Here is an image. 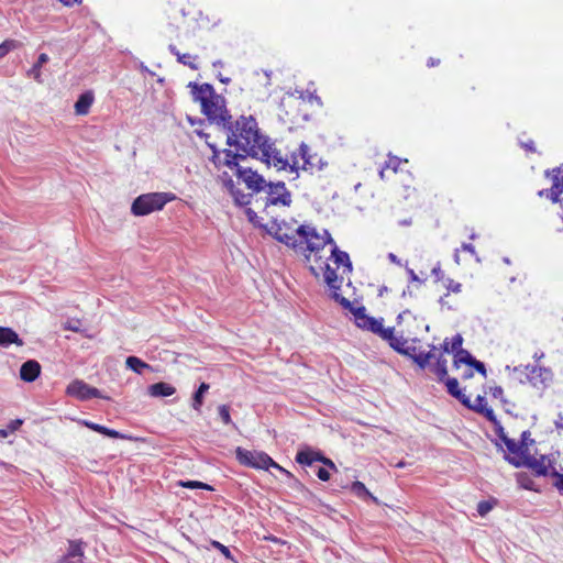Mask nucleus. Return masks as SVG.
<instances>
[{
    "instance_id": "f257e3e1",
    "label": "nucleus",
    "mask_w": 563,
    "mask_h": 563,
    "mask_svg": "<svg viewBox=\"0 0 563 563\" xmlns=\"http://www.w3.org/2000/svg\"><path fill=\"white\" fill-rule=\"evenodd\" d=\"M228 144L279 172L314 174L327 165L322 157L312 152L305 142L283 154L275 142L261 132L257 121L251 115L240 117L230 126Z\"/></svg>"
},
{
    "instance_id": "f03ea898",
    "label": "nucleus",
    "mask_w": 563,
    "mask_h": 563,
    "mask_svg": "<svg viewBox=\"0 0 563 563\" xmlns=\"http://www.w3.org/2000/svg\"><path fill=\"white\" fill-rule=\"evenodd\" d=\"M219 178L236 205L250 206L244 210L247 220L268 233H272L277 225L275 210L289 208L292 203V194L284 181L266 183L260 195L251 198L235 188L232 177L227 172H223Z\"/></svg>"
},
{
    "instance_id": "7ed1b4c3",
    "label": "nucleus",
    "mask_w": 563,
    "mask_h": 563,
    "mask_svg": "<svg viewBox=\"0 0 563 563\" xmlns=\"http://www.w3.org/2000/svg\"><path fill=\"white\" fill-rule=\"evenodd\" d=\"M241 158H244V155L233 153L230 150L219 152L213 148L212 161L214 165L217 167H228L236 176L238 180L245 184L246 188L251 190V194L246 195L251 198L257 197L267 181L257 172L251 168H242L239 165V159Z\"/></svg>"
},
{
    "instance_id": "20e7f679",
    "label": "nucleus",
    "mask_w": 563,
    "mask_h": 563,
    "mask_svg": "<svg viewBox=\"0 0 563 563\" xmlns=\"http://www.w3.org/2000/svg\"><path fill=\"white\" fill-rule=\"evenodd\" d=\"M188 88L191 90L192 100L200 104L201 113L210 122L225 123L230 118L225 106V99L216 92L212 85L208 82L197 84L190 81Z\"/></svg>"
},
{
    "instance_id": "39448f33",
    "label": "nucleus",
    "mask_w": 563,
    "mask_h": 563,
    "mask_svg": "<svg viewBox=\"0 0 563 563\" xmlns=\"http://www.w3.org/2000/svg\"><path fill=\"white\" fill-rule=\"evenodd\" d=\"M172 192H148L140 195L131 206V212L136 217L147 216L162 210L169 201L175 199Z\"/></svg>"
},
{
    "instance_id": "423d86ee",
    "label": "nucleus",
    "mask_w": 563,
    "mask_h": 563,
    "mask_svg": "<svg viewBox=\"0 0 563 563\" xmlns=\"http://www.w3.org/2000/svg\"><path fill=\"white\" fill-rule=\"evenodd\" d=\"M296 242L307 246H327L333 244V239L329 231L312 222H306L296 228Z\"/></svg>"
},
{
    "instance_id": "0eeeda50",
    "label": "nucleus",
    "mask_w": 563,
    "mask_h": 563,
    "mask_svg": "<svg viewBox=\"0 0 563 563\" xmlns=\"http://www.w3.org/2000/svg\"><path fill=\"white\" fill-rule=\"evenodd\" d=\"M333 300L340 303L344 309H347L355 317V323L358 328L363 330H367L374 334H378L383 327V319H376L366 313V308L364 306L353 307L352 302L341 296L340 294H334Z\"/></svg>"
},
{
    "instance_id": "6e6552de",
    "label": "nucleus",
    "mask_w": 563,
    "mask_h": 563,
    "mask_svg": "<svg viewBox=\"0 0 563 563\" xmlns=\"http://www.w3.org/2000/svg\"><path fill=\"white\" fill-rule=\"evenodd\" d=\"M306 96L303 91L287 92L283 96L279 109L287 120L296 121L299 118H306Z\"/></svg>"
},
{
    "instance_id": "1a4fd4ad",
    "label": "nucleus",
    "mask_w": 563,
    "mask_h": 563,
    "mask_svg": "<svg viewBox=\"0 0 563 563\" xmlns=\"http://www.w3.org/2000/svg\"><path fill=\"white\" fill-rule=\"evenodd\" d=\"M235 459L241 465L256 470L278 467V463H276L267 453L263 451H249L238 446L235 449Z\"/></svg>"
},
{
    "instance_id": "9d476101",
    "label": "nucleus",
    "mask_w": 563,
    "mask_h": 563,
    "mask_svg": "<svg viewBox=\"0 0 563 563\" xmlns=\"http://www.w3.org/2000/svg\"><path fill=\"white\" fill-rule=\"evenodd\" d=\"M514 372L525 373L526 379L521 384L530 383L533 387H547L553 380V373L550 368L536 365L517 366Z\"/></svg>"
},
{
    "instance_id": "9b49d317",
    "label": "nucleus",
    "mask_w": 563,
    "mask_h": 563,
    "mask_svg": "<svg viewBox=\"0 0 563 563\" xmlns=\"http://www.w3.org/2000/svg\"><path fill=\"white\" fill-rule=\"evenodd\" d=\"M504 460L515 467L526 466L531 468L537 476H547L549 474L548 466L543 462L544 456L538 460L526 453L523 457H517L504 452Z\"/></svg>"
},
{
    "instance_id": "f8f14e48",
    "label": "nucleus",
    "mask_w": 563,
    "mask_h": 563,
    "mask_svg": "<svg viewBox=\"0 0 563 563\" xmlns=\"http://www.w3.org/2000/svg\"><path fill=\"white\" fill-rule=\"evenodd\" d=\"M66 394L81 401L89 400L91 398L109 399V397L103 396L98 388L91 387L80 379L73 380L67 386Z\"/></svg>"
},
{
    "instance_id": "ddd939ff",
    "label": "nucleus",
    "mask_w": 563,
    "mask_h": 563,
    "mask_svg": "<svg viewBox=\"0 0 563 563\" xmlns=\"http://www.w3.org/2000/svg\"><path fill=\"white\" fill-rule=\"evenodd\" d=\"M430 347L431 350L429 352H422L415 345L408 346L406 344L405 351L407 352L400 354L410 358L420 369H424L430 365L431 358L434 357L433 351L435 346L431 344Z\"/></svg>"
},
{
    "instance_id": "4468645a",
    "label": "nucleus",
    "mask_w": 563,
    "mask_h": 563,
    "mask_svg": "<svg viewBox=\"0 0 563 563\" xmlns=\"http://www.w3.org/2000/svg\"><path fill=\"white\" fill-rule=\"evenodd\" d=\"M84 542L81 540H70L66 552L55 563H84Z\"/></svg>"
},
{
    "instance_id": "2eb2a0df",
    "label": "nucleus",
    "mask_w": 563,
    "mask_h": 563,
    "mask_svg": "<svg viewBox=\"0 0 563 563\" xmlns=\"http://www.w3.org/2000/svg\"><path fill=\"white\" fill-rule=\"evenodd\" d=\"M377 335H379L383 340L387 341L389 346L397 353L400 354L407 352L405 351V346L408 340L405 339L402 335L396 336L394 334V328H383Z\"/></svg>"
},
{
    "instance_id": "dca6fc26",
    "label": "nucleus",
    "mask_w": 563,
    "mask_h": 563,
    "mask_svg": "<svg viewBox=\"0 0 563 563\" xmlns=\"http://www.w3.org/2000/svg\"><path fill=\"white\" fill-rule=\"evenodd\" d=\"M41 374V365L35 360H29L21 365L20 378L26 383L34 382Z\"/></svg>"
},
{
    "instance_id": "f3484780",
    "label": "nucleus",
    "mask_w": 563,
    "mask_h": 563,
    "mask_svg": "<svg viewBox=\"0 0 563 563\" xmlns=\"http://www.w3.org/2000/svg\"><path fill=\"white\" fill-rule=\"evenodd\" d=\"M446 386L448 394L457 399L463 406H468V397L459 387V380L455 377L448 376L440 380Z\"/></svg>"
},
{
    "instance_id": "a211bd4d",
    "label": "nucleus",
    "mask_w": 563,
    "mask_h": 563,
    "mask_svg": "<svg viewBox=\"0 0 563 563\" xmlns=\"http://www.w3.org/2000/svg\"><path fill=\"white\" fill-rule=\"evenodd\" d=\"M170 53L176 56L177 62L189 67L192 70L199 69L200 63L198 55H192L189 53H180L179 49H177L176 46L170 45L169 46Z\"/></svg>"
},
{
    "instance_id": "6ab92c4d",
    "label": "nucleus",
    "mask_w": 563,
    "mask_h": 563,
    "mask_svg": "<svg viewBox=\"0 0 563 563\" xmlns=\"http://www.w3.org/2000/svg\"><path fill=\"white\" fill-rule=\"evenodd\" d=\"M175 393L176 388L165 382L155 383L147 387V394L155 398L169 397Z\"/></svg>"
},
{
    "instance_id": "aec40b11",
    "label": "nucleus",
    "mask_w": 563,
    "mask_h": 563,
    "mask_svg": "<svg viewBox=\"0 0 563 563\" xmlns=\"http://www.w3.org/2000/svg\"><path fill=\"white\" fill-rule=\"evenodd\" d=\"M11 344L22 346L24 342L13 329L0 327V346L8 347Z\"/></svg>"
},
{
    "instance_id": "412c9836",
    "label": "nucleus",
    "mask_w": 563,
    "mask_h": 563,
    "mask_svg": "<svg viewBox=\"0 0 563 563\" xmlns=\"http://www.w3.org/2000/svg\"><path fill=\"white\" fill-rule=\"evenodd\" d=\"M324 249H303V256L307 262L313 260V265L318 266L320 271L324 269V266H329L328 263L329 257H325L321 254Z\"/></svg>"
},
{
    "instance_id": "4be33fe9",
    "label": "nucleus",
    "mask_w": 563,
    "mask_h": 563,
    "mask_svg": "<svg viewBox=\"0 0 563 563\" xmlns=\"http://www.w3.org/2000/svg\"><path fill=\"white\" fill-rule=\"evenodd\" d=\"M545 176L551 179L552 194L562 195L563 194V167L559 166L551 170L545 172Z\"/></svg>"
},
{
    "instance_id": "5701e85b",
    "label": "nucleus",
    "mask_w": 563,
    "mask_h": 563,
    "mask_svg": "<svg viewBox=\"0 0 563 563\" xmlns=\"http://www.w3.org/2000/svg\"><path fill=\"white\" fill-rule=\"evenodd\" d=\"M322 269L324 283L332 290L331 298L333 299L334 294H339V289L341 288V282L339 280L336 269L332 268L330 265L324 266Z\"/></svg>"
},
{
    "instance_id": "b1692460",
    "label": "nucleus",
    "mask_w": 563,
    "mask_h": 563,
    "mask_svg": "<svg viewBox=\"0 0 563 563\" xmlns=\"http://www.w3.org/2000/svg\"><path fill=\"white\" fill-rule=\"evenodd\" d=\"M330 258H333L336 268L343 266L344 272H352V262L350 260V255L346 252L341 251L340 249H331Z\"/></svg>"
},
{
    "instance_id": "393cba45",
    "label": "nucleus",
    "mask_w": 563,
    "mask_h": 563,
    "mask_svg": "<svg viewBox=\"0 0 563 563\" xmlns=\"http://www.w3.org/2000/svg\"><path fill=\"white\" fill-rule=\"evenodd\" d=\"M93 102V96L91 92H85L79 96L75 103V112L79 115H85L89 112V109Z\"/></svg>"
},
{
    "instance_id": "a878e982",
    "label": "nucleus",
    "mask_w": 563,
    "mask_h": 563,
    "mask_svg": "<svg viewBox=\"0 0 563 563\" xmlns=\"http://www.w3.org/2000/svg\"><path fill=\"white\" fill-rule=\"evenodd\" d=\"M351 492L358 498H362V499L369 498L374 504H376V505L379 504V500L377 499V497L372 495L362 482H358V481L353 482L351 485Z\"/></svg>"
},
{
    "instance_id": "bb28decb",
    "label": "nucleus",
    "mask_w": 563,
    "mask_h": 563,
    "mask_svg": "<svg viewBox=\"0 0 563 563\" xmlns=\"http://www.w3.org/2000/svg\"><path fill=\"white\" fill-rule=\"evenodd\" d=\"M316 453L317 451L305 448L297 452L295 460L300 465L311 466L316 462Z\"/></svg>"
},
{
    "instance_id": "cd10ccee",
    "label": "nucleus",
    "mask_w": 563,
    "mask_h": 563,
    "mask_svg": "<svg viewBox=\"0 0 563 563\" xmlns=\"http://www.w3.org/2000/svg\"><path fill=\"white\" fill-rule=\"evenodd\" d=\"M407 162H408L407 159L402 161L401 158H399L397 156L389 155L387 161L385 162L384 166L379 169L380 179H385V172L387 169H391L394 173H397L400 165L402 163H407Z\"/></svg>"
},
{
    "instance_id": "c85d7f7f",
    "label": "nucleus",
    "mask_w": 563,
    "mask_h": 563,
    "mask_svg": "<svg viewBox=\"0 0 563 563\" xmlns=\"http://www.w3.org/2000/svg\"><path fill=\"white\" fill-rule=\"evenodd\" d=\"M125 365L129 369L136 374H143L144 369H150L151 365L142 361L136 356H129L125 361Z\"/></svg>"
},
{
    "instance_id": "c756f323",
    "label": "nucleus",
    "mask_w": 563,
    "mask_h": 563,
    "mask_svg": "<svg viewBox=\"0 0 563 563\" xmlns=\"http://www.w3.org/2000/svg\"><path fill=\"white\" fill-rule=\"evenodd\" d=\"M209 384L201 383L198 389L194 393L191 406L196 411H200L203 404V396L209 390Z\"/></svg>"
},
{
    "instance_id": "7c9ffc66",
    "label": "nucleus",
    "mask_w": 563,
    "mask_h": 563,
    "mask_svg": "<svg viewBox=\"0 0 563 563\" xmlns=\"http://www.w3.org/2000/svg\"><path fill=\"white\" fill-rule=\"evenodd\" d=\"M448 362L446 360L440 355L435 363L431 366V371L435 374L438 377V380H443V378H446L448 375Z\"/></svg>"
},
{
    "instance_id": "2f4dec72",
    "label": "nucleus",
    "mask_w": 563,
    "mask_h": 563,
    "mask_svg": "<svg viewBox=\"0 0 563 563\" xmlns=\"http://www.w3.org/2000/svg\"><path fill=\"white\" fill-rule=\"evenodd\" d=\"M474 358L475 357L467 350L462 349L454 354L453 367L457 369L462 364L468 366Z\"/></svg>"
},
{
    "instance_id": "473e14b6",
    "label": "nucleus",
    "mask_w": 563,
    "mask_h": 563,
    "mask_svg": "<svg viewBox=\"0 0 563 563\" xmlns=\"http://www.w3.org/2000/svg\"><path fill=\"white\" fill-rule=\"evenodd\" d=\"M48 62V55L45 53L40 54L37 62L33 65V67L29 70V75L33 76L35 80L41 82V67Z\"/></svg>"
},
{
    "instance_id": "72a5a7b5",
    "label": "nucleus",
    "mask_w": 563,
    "mask_h": 563,
    "mask_svg": "<svg viewBox=\"0 0 563 563\" xmlns=\"http://www.w3.org/2000/svg\"><path fill=\"white\" fill-rule=\"evenodd\" d=\"M504 443L507 446L508 452L514 454L512 456L523 457L527 453L520 443H517L510 438H508Z\"/></svg>"
},
{
    "instance_id": "f704fd0d",
    "label": "nucleus",
    "mask_w": 563,
    "mask_h": 563,
    "mask_svg": "<svg viewBox=\"0 0 563 563\" xmlns=\"http://www.w3.org/2000/svg\"><path fill=\"white\" fill-rule=\"evenodd\" d=\"M179 486L181 487H185V488H190V489H195V488H199V489H205V490H214L213 487L207 483H202V482H199V481H180L179 482Z\"/></svg>"
},
{
    "instance_id": "c9c22d12",
    "label": "nucleus",
    "mask_w": 563,
    "mask_h": 563,
    "mask_svg": "<svg viewBox=\"0 0 563 563\" xmlns=\"http://www.w3.org/2000/svg\"><path fill=\"white\" fill-rule=\"evenodd\" d=\"M517 483L520 487L529 490H537L533 485V479L527 473H518L517 474Z\"/></svg>"
},
{
    "instance_id": "e433bc0d",
    "label": "nucleus",
    "mask_w": 563,
    "mask_h": 563,
    "mask_svg": "<svg viewBox=\"0 0 563 563\" xmlns=\"http://www.w3.org/2000/svg\"><path fill=\"white\" fill-rule=\"evenodd\" d=\"M98 433H101L106 437H109V438H112V439H123V440H131L132 437L128 435V434H124V433H121L114 429H110L108 427H104L102 426L100 428V431Z\"/></svg>"
},
{
    "instance_id": "4c0bfd02",
    "label": "nucleus",
    "mask_w": 563,
    "mask_h": 563,
    "mask_svg": "<svg viewBox=\"0 0 563 563\" xmlns=\"http://www.w3.org/2000/svg\"><path fill=\"white\" fill-rule=\"evenodd\" d=\"M476 412L479 415H483L494 426L498 424V422H499L494 410L489 407H478V408H476Z\"/></svg>"
},
{
    "instance_id": "58836bf2",
    "label": "nucleus",
    "mask_w": 563,
    "mask_h": 563,
    "mask_svg": "<svg viewBox=\"0 0 563 563\" xmlns=\"http://www.w3.org/2000/svg\"><path fill=\"white\" fill-rule=\"evenodd\" d=\"M550 476L555 478L553 486L563 495V473H559L555 468L550 472Z\"/></svg>"
},
{
    "instance_id": "ea45409f",
    "label": "nucleus",
    "mask_w": 563,
    "mask_h": 563,
    "mask_svg": "<svg viewBox=\"0 0 563 563\" xmlns=\"http://www.w3.org/2000/svg\"><path fill=\"white\" fill-rule=\"evenodd\" d=\"M219 417L223 421L224 424H230L232 422L230 416V408L227 405H220L218 408Z\"/></svg>"
},
{
    "instance_id": "a19ab883",
    "label": "nucleus",
    "mask_w": 563,
    "mask_h": 563,
    "mask_svg": "<svg viewBox=\"0 0 563 563\" xmlns=\"http://www.w3.org/2000/svg\"><path fill=\"white\" fill-rule=\"evenodd\" d=\"M314 459H316V462H321L327 467L336 472V466H335L334 462L331 459L324 456L320 451H317Z\"/></svg>"
},
{
    "instance_id": "79ce46f5",
    "label": "nucleus",
    "mask_w": 563,
    "mask_h": 563,
    "mask_svg": "<svg viewBox=\"0 0 563 563\" xmlns=\"http://www.w3.org/2000/svg\"><path fill=\"white\" fill-rule=\"evenodd\" d=\"M462 345H463V336L460 333H456L451 339L452 353L455 354L457 351L462 350L463 349Z\"/></svg>"
},
{
    "instance_id": "37998d69",
    "label": "nucleus",
    "mask_w": 563,
    "mask_h": 563,
    "mask_svg": "<svg viewBox=\"0 0 563 563\" xmlns=\"http://www.w3.org/2000/svg\"><path fill=\"white\" fill-rule=\"evenodd\" d=\"M467 409L473 410L476 412V408L478 407H487L486 406V399L484 396L478 395L475 399V402L473 404L471 399L468 398V406H465Z\"/></svg>"
},
{
    "instance_id": "c03bdc74",
    "label": "nucleus",
    "mask_w": 563,
    "mask_h": 563,
    "mask_svg": "<svg viewBox=\"0 0 563 563\" xmlns=\"http://www.w3.org/2000/svg\"><path fill=\"white\" fill-rule=\"evenodd\" d=\"M472 369H475L477 373H479L482 376H487L486 366L483 362L474 358V361L468 365Z\"/></svg>"
},
{
    "instance_id": "a18cd8bd",
    "label": "nucleus",
    "mask_w": 563,
    "mask_h": 563,
    "mask_svg": "<svg viewBox=\"0 0 563 563\" xmlns=\"http://www.w3.org/2000/svg\"><path fill=\"white\" fill-rule=\"evenodd\" d=\"M303 92L306 96V103H310V104L316 103L319 107L322 106V100L319 96L316 95V91L311 92V91L307 90Z\"/></svg>"
},
{
    "instance_id": "49530a36",
    "label": "nucleus",
    "mask_w": 563,
    "mask_h": 563,
    "mask_svg": "<svg viewBox=\"0 0 563 563\" xmlns=\"http://www.w3.org/2000/svg\"><path fill=\"white\" fill-rule=\"evenodd\" d=\"M13 48H15L14 41H4L2 44H0V58L4 57Z\"/></svg>"
},
{
    "instance_id": "de8ad7c7",
    "label": "nucleus",
    "mask_w": 563,
    "mask_h": 563,
    "mask_svg": "<svg viewBox=\"0 0 563 563\" xmlns=\"http://www.w3.org/2000/svg\"><path fill=\"white\" fill-rule=\"evenodd\" d=\"M552 192H553L552 187H550L549 189L539 190L538 196L545 197V198L550 199L553 203H556L559 201L561 195H554Z\"/></svg>"
},
{
    "instance_id": "09e8293b",
    "label": "nucleus",
    "mask_w": 563,
    "mask_h": 563,
    "mask_svg": "<svg viewBox=\"0 0 563 563\" xmlns=\"http://www.w3.org/2000/svg\"><path fill=\"white\" fill-rule=\"evenodd\" d=\"M534 440L530 439V431L526 430L521 433L520 437V444L525 449V451L528 453V446L532 444Z\"/></svg>"
},
{
    "instance_id": "8fccbe9b",
    "label": "nucleus",
    "mask_w": 563,
    "mask_h": 563,
    "mask_svg": "<svg viewBox=\"0 0 563 563\" xmlns=\"http://www.w3.org/2000/svg\"><path fill=\"white\" fill-rule=\"evenodd\" d=\"M493 508V505L487 500H482L477 505V511L481 516H485L488 514Z\"/></svg>"
},
{
    "instance_id": "3c124183",
    "label": "nucleus",
    "mask_w": 563,
    "mask_h": 563,
    "mask_svg": "<svg viewBox=\"0 0 563 563\" xmlns=\"http://www.w3.org/2000/svg\"><path fill=\"white\" fill-rule=\"evenodd\" d=\"M211 545L214 549L219 550L227 559H232L231 551H230V549L228 547L223 545L219 541H212Z\"/></svg>"
},
{
    "instance_id": "603ef678",
    "label": "nucleus",
    "mask_w": 563,
    "mask_h": 563,
    "mask_svg": "<svg viewBox=\"0 0 563 563\" xmlns=\"http://www.w3.org/2000/svg\"><path fill=\"white\" fill-rule=\"evenodd\" d=\"M445 287L448 290L457 294L461 291L462 285L460 283L454 282L451 278H448L446 283H445Z\"/></svg>"
},
{
    "instance_id": "864d4df0",
    "label": "nucleus",
    "mask_w": 563,
    "mask_h": 563,
    "mask_svg": "<svg viewBox=\"0 0 563 563\" xmlns=\"http://www.w3.org/2000/svg\"><path fill=\"white\" fill-rule=\"evenodd\" d=\"M520 146L528 153H536L537 148L533 140L529 139L527 141H521Z\"/></svg>"
},
{
    "instance_id": "5fc2aeb1",
    "label": "nucleus",
    "mask_w": 563,
    "mask_h": 563,
    "mask_svg": "<svg viewBox=\"0 0 563 563\" xmlns=\"http://www.w3.org/2000/svg\"><path fill=\"white\" fill-rule=\"evenodd\" d=\"M490 393L494 398H499L504 404L507 402V400L504 398V389L501 386L492 387Z\"/></svg>"
},
{
    "instance_id": "6e6d98bb",
    "label": "nucleus",
    "mask_w": 563,
    "mask_h": 563,
    "mask_svg": "<svg viewBox=\"0 0 563 563\" xmlns=\"http://www.w3.org/2000/svg\"><path fill=\"white\" fill-rule=\"evenodd\" d=\"M407 274L409 276V280L412 283L424 284L426 278H420L412 268L406 267Z\"/></svg>"
},
{
    "instance_id": "4d7b16f0",
    "label": "nucleus",
    "mask_w": 563,
    "mask_h": 563,
    "mask_svg": "<svg viewBox=\"0 0 563 563\" xmlns=\"http://www.w3.org/2000/svg\"><path fill=\"white\" fill-rule=\"evenodd\" d=\"M79 423L87 427L88 429L95 431V432H99L100 431V428L102 427V424H99V423H96V422H92V421H89V420H79Z\"/></svg>"
},
{
    "instance_id": "13d9d810",
    "label": "nucleus",
    "mask_w": 563,
    "mask_h": 563,
    "mask_svg": "<svg viewBox=\"0 0 563 563\" xmlns=\"http://www.w3.org/2000/svg\"><path fill=\"white\" fill-rule=\"evenodd\" d=\"M431 274L435 277V282H440L444 277V273L441 269L440 263L438 262L437 265L432 268Z\"/></svg>"
},
{
    "instance_id": "bf43d9fd",
    "label": "nucleus",
    "mask_w": 563,
    "mask_h": 563,
    "mask_svg": "<svg viewBox=\"0 0 563 563\" xmlns=\"http://www.w3.org/2000/svg\"><path fill=\"white\" fill-rule=\"evenodd\" d=\"M494 429H495V432L497 434V437L503 441L505 442L508 437L507 434L505 433V430H504V427L501 426L500 421L498 422V424H495L494 426Z\"/></svg>"
},
{
    "instance_id": "052dcab7",
    "label": "nucleus",
    "mask_w": 563,
    "mask_h": 563,
    "mask_svg": "<svg viewBox=\"0 0 563 563\" xmlns=\"http://www.w3.org/2000/svg\"><path fill=\"white\" fill-rule=\"evenodd\" d=\"M317 476L320 481L327 482L330 479V472L325 467H319L317 471Z\"/></svg>"
},
{
    "instance_id": "680f3d73",
    "label": "nucleus",
    "mask_w": 563,
    "mask_h": 563,
    "mask_svg": "<svg viewBox=\"0 0 563 563\" xmlns=\"http://www.w3.org/2000/svg\"><path fill=\"white\" fill-rule=\"evenodd\" d=\"M288 486L294 488V489H298V490L305 488L303 484L300 483L296 477H294V479L288 482Z\"/></svg>"
},
{
    "instance_id": "e2e57ef3",
    "label": "nucleus",
    "mask_w": 563,
    "mask_h": 563,
    "mask_svg": "<svg viewBox=\"0 0 563 563\" xmlns=\"http://www.w3.org/2000/svg\"><path fill=\"white\" fill-rule=\"evenodd\" d=\"M275 468L278 470L282 474L285 475L287 484H288L289 481L294 479L295 476L289 471H287L286 468L280 466L279 464H278V467H275Z\"/></svg>"
},
{
    "instance_id": "0e129e2a",
    "label": "nucleus",
    "mask_w": 563,
    "mask_h": 563,
    "mask_svg": "<svg viewBox=\"0 0 563 563\" xmlns=\"http://www.w3.org/2000/svg\"><path fill=\"white\" fill-rule=\"evenodd\" d=\"M23 421L21 419H15V420H12L8 428L11 430V431H15L20 428V426H22Z\"/></svg>"
},
{
    "instance_id": "69168bd1",
    "label": "nucleus",
    "mask_w": 563,
    "mask_h": 563,
    "mask_svg": "<svg viewBox=\"0 0 563 563\" xmlns=\"http://www.w3.org/2000/svg\"><path fill=\"white\" fill-rule=\"evenodd\" d=\"M440 350L443 352V353H452V350H451V343H449V340L448 338L443 341V343L440 345Z\"/></svg>"
},
{
    "instance_id": "338daca9",
    "label": "nucleus",
    "mask_w": 563,
    "mask_h": 563,
    "mask_svg": "<svg viewBox=\"0 0 563 563\" xmlns=\"http://www.w3.org/2000/svg\"><path fill=\"white\" fill-rule=\"evenodd\" d=\"M554 426L556 429L563 430V413L559 412L558 418L554 420Z\"/></svg>"
},
{
    "instance_id": "774afa93",
    "label": "nucleus",
    "mask_w": 563,
    "mask_h": 563,
    "mask_svg": "<svg viewBox=\"0 0 563 563\" xmlns=\"http://www.w3.org/2000/svg\"><path fill=\"white\" fill-rule=\"evenodd\" d=\"M309 271H310V273H311L316 278H319V277H320V272H321V271L319 269V267H318V266H314L313 264H311V265L309 266Z\"/></svg>"
}]
</instances>
